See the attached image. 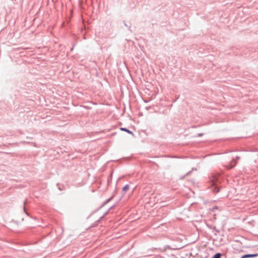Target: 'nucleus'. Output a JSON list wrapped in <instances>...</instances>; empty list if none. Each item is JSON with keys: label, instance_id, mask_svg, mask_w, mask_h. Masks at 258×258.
<instances>
[{"label": "nucleus", "instance_id": "3", "mask_svg": "<svg viewBox=\"0 0 258 258\" xmlns=\"http://www.w3.org/2000/svg\"><path fill=\"white\" fill-rule=\"evenodd\" d=\"M130 188L129 184L125 185L122 188V195L123 196L126 192Z\"/></svg>", "mask_w": 258, "mask_h": 258}, {"label": "nucleus", "instance_id": "7", "mask_svg": "<svg viewBox=\"0 0 258 258\" xmlns=\"http://www.w3.org/2000/svg\"><path fill=\"white\" fill-rule=\"evenodd\" d=\"M192 172V171H188V172H187L185 175H184L183 176H181L180 177V179H183L185 176L188 175H190L191 174V173Z\"/></svg>", "mask_w": 258, "mask_h": 258}, {"label": "nucleus", "instance_id": "14", "mask_svg": "<svg viewBox=\"0 0 258 258\" xmlns=\"http://www.w3.org/2000/svg\"><path fill=\"white\" fill-rule=\"evenodd\" d=\"M213 229H214V230H216L217 232H219V231H218V230H216V227H213Z\"/></svg>", "mask_w": 258, "mask_h": 258}, {"label": "nucleus", "instance_id": "13", "mask_svg": "<svg viewBox=\"0 0 258 258\" xmlns=\"http://www.w3.org/2000/svg\"><path fill=\"white\" fill-rule=\"evenodd\" d=\"M236 159H237V160H238V159H240V157H239V156H236Z\"/></svg>", "mask_w": 258, "mask_h": 258}, {"label": "nucleus", "instance_id": "8", "mask_svg": "<svg viewBox=\"0 0 258 258\" xmlns=\"http://www.w3.org/2000/svg\"><path fill=\"white\" fill-rule=\"evenodd\" d=\"M213 190L215 193H218L220 191V188L217 186H215Z\"/></svg>", "mask_w": 258, "mask_h": 258}, {"label": "nucleus", "instance_id": "1", "mask_svg": "<svg viewBox=\"0 0 258 258\" xmlns=\"http://www.w3.org/2000/svg\"><path fill=\"white\" fill-rule=\"evenodd\" d=\"M237 164V162L235 159H233L226 166L227 169H231L234 167Z\"/></svg>", "mask_w": 258, "mask_h": 258}, {"label": "nucleus", "instance_id": "9", "mask_svg": "<svg viewBox=\"0 0 258 258\" xmlns=\"http://www.w3.org/2000/svg\"><path fill=\"white\" fill-rule=\"evenodd\" d=\"M108 211H107L106 212H105V214H104L103 216H101V217L99 218V219L98 220H97L96 221V223H98V222H99L101 219H102V218H103V217H104V216H105V215L108 213Z\"/></svg>", "mask_w": 258, "mask_h": 258}, {"label": "nucleus", "instance_id": "5", "mask_svg": "<svg viewBox=\"0 0 258 258\" xmlns=\"http://www.w3.org/2000/svg\"><path fill=\"white\" fill-rule=\"evenodd\" d=\"M114 197V196H111L110 198H109L108 199H107L102 205L101 207H103L105 205H106V204H107L108 203H109Z\"/></svg>", "mask_w": 258, "mask_h": 258}, {"label": "nucleus", "instance_id": "10", "mask_svg": "<svg viewBox=\"0 0 258 258\" xmlns=\"http://www.w3.org/2000/svg\"><path fill=\"white\" fill-rule=\"evenodd\" d=\"M26 202H27L26 200H25V201L24 202V207H23V210H24V211L25 212V213L27 215H29L28 213L26 211L25 205H26Z\"/></svg>", "mask_w": 258, "mask_h": 258}, {"label": "nucleus", "instance_id": "4", "mask_svg": "<svg viewBox=\"0 0 258 258\" xmlns=\"http://www.w3.org/2000/svg\"><path fill=\"white\" fill-rule=\"evenodd\" d=\"M120 129L121 131H124V132L127 133L128 134H131V135H132L133 136L134 135V133L132 131L128 130L126 128L121 127Z\"/></svg>", "mask_w": 258, "mask_h": 258}, {"label": "nucleus", "instance_id": "11", "mask_svg": "<svg viewBox=\"0 0 258 258\" xmlns=\"http://www.w3.org/2000/svg\"><path fill=\"white\" fill-rule=\"evenodd\" d=\"M58 186V188L59 190L61 191L63 189V186L62 185L61 187L59 185V184H57Z\"/></svg>", "mask_w": 258, "mask_h": 258}, {"label": "nucleus", "instance_id": "2", "mask_svg": "<svg viewBox=\"0 0 258 258\" xmlns=\"http://www.w3.org/2000/svg\"><path fill=\"white\" fill-rule=\"evenodd\" d=\"M257 256H258V253L253 254H246L241 256L240 258H252Z\"/></svg>", "mask_w": 258, "mask_h": 258}, {"label": "nucleus", "instance_id": "6", "mask_svg": "<svg viewBox=\"0 0 258 258\" xmlns=\"http://www.w3.org/2000/svg\"><path fill=\"white\" fill-rule=\"evenodd\" d=\"M222 256V254L221 253H217L214 254L212 258H221Z\"/></svg>", "mask_w": 258, "mask_h": 258}, {"label": "nucleus", "instance_id": "12", "mask_svg": "<svg viewBox=\"0 0 258 258\" xmlns=\"http://www.w3.org/2000/svg\"><path fill=\"white\" fill-rule=\"evenodd\" d=\"M203 135H204V134H203V133H200V134H198L197 137H202L203 136Z\"/></svg>", "mask_w": 258, "mask_h": 258}, {"label": "nucleus", "instance_id": "15", "mask_svg": "<svg viewBox=\"0 0 258 258\" xmlns=\"http://www.w3.org/2000/svg\"><path fill=\"white\" fill-rule=\"evenodd\" d=\"M218 209V207L217 206H215V207L213 208V209Z\"/></svg>", "mask_w": 258, "mask_h": 258}]
</instances>
